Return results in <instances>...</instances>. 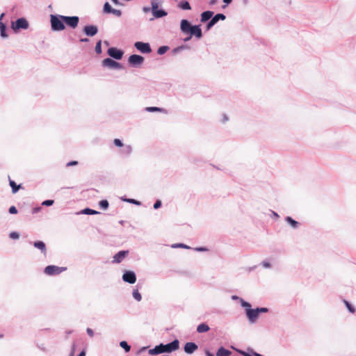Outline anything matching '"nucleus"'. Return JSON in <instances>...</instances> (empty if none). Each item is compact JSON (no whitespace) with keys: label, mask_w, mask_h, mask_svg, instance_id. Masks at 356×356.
<instances>
[{"label":"nucleus","mask_w":356,"mask_h":356,"mask_svg":"<svg viewBox=\"0 0 356 356\" xmlns=\"http://www.w3.org/2000/svg\"><path fill=\"white\" fill-rule=\"evenodd\" d=\"M180 31L182 33H190L191 35L194 36L198 40L201 39L203 36L201 24H192L186 19H182L180 21Z\"/></svg>","instance_id":"obj_1"},{"label":"nucleus","mask_w":356,"mask_h":356,"mask_svg":"<svg viewBox=\"0 0 356 356\" xmlns=\"http://www.w3.org/2000/svg\"><path fill=\"white\" fill-rule=\"evenodd\" d=\"M65 15L54 14L50 15L51 29L53 31L58 32L65 29Z\"/></svg>","instance_id":"obj_2"},{"label":"nucleus","mask_w":356,"mask_h":356,"mask_svg":"<svg viewBox=\"0 0 356 356\" xmlns=\"http://www.w3.org/2000/svg\"><path fill=\"white\" fill-rule=\"evenodd\" d=\"M156 346L159 348V355L162 353H171L179 348V341L177 339H175L173 341L165 344L160 343Z\"/></svg>","instance_id":"obj_3"},{"label":"nucleus","mask_w":356,"mask_h":356,"mask_svg":"<svg viewBox=\"0 0 356 356\" xmlns=\"http://www.w3.org/2000/svg\"><path fill=\"white\" fill-rule=\"evenodd\" d=\"M10 28L14 33H18L21 30H26L29 28V21L24 17H19L15 21H12Z\"/></svg>","instance_id":"obj_4"},{"label":"nucleus","mask_w":356,"mask_h":356,"mask_svg":"<svg viewBox=\"0 0 356 356\" xmlns=\"http://www.w3.org/2000/svg\"><path fill=\"white\" fill-rule=\"evenodd\" d=\"M102 66L111 70H122L124 68V65L118 62L115 59L111 58H106L102 61Z\"/></svg>","instance_id":"obj_5"},{"label":"nucleus","mask_w":356,"mask_h":356,"mask_svg":"<svg viewBox=\"0 0 356 356\" xmlns=\"http://www.w3.org/2000/svg\"><path fill=\"white\" fill-rule=\"evenodd\" d=\"M67 270V267H60L55 265H48L44 268V273L49 276H55Z\"/></svg>","instance_id":"obj_6"},{"label":"nucleus","mask_w":356,"mask_h":356,"mask_svg":"<svg viewBox=\"0 0 356 356\" xmlns=\"http://www.w3.org/2000/svg\"><path fill=\"white\" fill-rule=\"evenodd\" d=\"M145 60L143 56L139 54H131L128 58V64L132 67H138Z\"/></svg>","instance_id":"obj_7"},{"label":"nucleus","mask_w":356,"mask_h":356,"mask_svg":"<svg viewBox=\"0 0 356 356\" xmlns=\"http://www.w3.org/2000/svg\"><path fill=\"white\" fill-rule=\"evenodd\" d=\"M109 58L116 60H121L124 55V51L115 47H109L107 50Z\"/></svg>","instance_id":"obj_8"},{"label":"nucleus","mask_w":356,"mask_h":356,"mask_svg":"<svg viewBox=\"0 0 356 356\" xmlns=\"http://www.w3.org/2000/svg\"><path fill=\"white\" fill-rule=\"evenodd\" d=\"M134 46L142 54H150L152 51L149 42L137 41L134 43Z\"/></svg>","instance_id":"obj_9"},{"label":"nucleus","mask_w":356,"mask_h":356,"mask_svg":"<svg viewBox=\"0 0 356 356\" xmlns=\"http://www.w3.org/2000/svg\"><path fill=\"white\" fill-rule=\"evenodd\" d=\"M79 17L78 16H65V26H67L70 29H75L77 28L79 23Z\"/></svg>","instance_id":"obj_10"},{"label":"nucleus","mask_w":356,"mask_h":356,"mask_svg":"<svg viewBox=\"0 0 356 356\" xmlns=\"http://www.w3.org/2000/svg\"><path fill=\"white\" fill-rule=\"evenodd\" d=\"M82 31L87 37H93L97 34L99 28L95 24H87L83 26Z\"/></svg>","instance_id":"obj_11"},{"label":"nucleus","mask_w":356,"mask_h":356,"mask_svg":"<svg viewBox=\"0 0 356 356\" xmlns=\"http://www.w3.org/2000/svg\"><path fill=\"white\" fill-rule=\"evenodd\" d=\"M122 279L124 282L131 284H134L136 282V273L133 270H126L122 275Z\"/></svg>","instance_id":"obj_12"},{"label":"nucleus","mask_w":356,"mask_h":356,"mask_svg":"<svg viewBox=\"0 0 356 356\" xmlns=\"http://www.w3.org/2000/svg\"><path fill=\"white\" fill-rule=\"evenodd\" d=\"M29 244L32 245L35 248L39 250L44 256L47 255V248L46 243L42 241H29Z\"/></svg>","instance_id":"obj_13"},{"label":"nucleus","mask_w":356,"mask_h":356,"mask_svg":"<svg viewBox=\"0 0 356 356\" xmlns=\"http://www.w3.org/2000/svg\"><path fill=\"white\" fill-rule=\"evenodd\" d=\"M246 318H248L250 323H255L259 317V314L257 308L251 309L247 314H245Z\"/></svg>","instance_id":"obj_14"},{"label":"nucleus","mask_w":356,"mask_h":356,"mask_svg":"<svg viewBox=\"0 0 356 356\" xmlns=\"http://www.w3.org/2000/svg\"><path fill=\"white\" fill-rule=\"evenodd\" d=\"M129 253V251L128 250H120L118 251L117 253H115L113 256V259L112 261L113 263L114 264H120L121 263L123 259L127 257L128 256Z\"/></svg>","instance_id":"obj_15"},{"label":"nucleus","mask_w":356,"mask_h":356,"mask_svg":"<svg viewBox=\"0 0 356 356\" xmlns=\"http://www.w3.org/2000/svg\"><path fill=\"white\" fill-rule=\"evenodd\" d=\"M198 349V346L193 341L186 342L184 346V352L188 355H191Z\"/></svg>","instance_id":"obj_16"},{"label":"nucleus","mask_w":356,"mask_h":356,"mask_svg":"<svg viewBox=\"0 0 356 356\" xmlns=\"http://www.w3.org/2000/svg\"><path fill=\"white\" fill-rule=\"evenodd\" d=\"M236 351L242 356H256L258 353L251 347L247 348L246 350L241 349H235Z\"/></svg>","instance_id":"obj_17"},{"label":"nucleus","mask_w":356,"mask_h":356,"mask_svg":"<svg viewBox=\"0 0 356 356\" xmlns=\"http://www.w3.org/2000/svg\"><path fill=\"white\" fill-rule=\"evenodd\" d=\"M214 12L212 10H205L200 14V22L202 23H206L211 20L213 17Z\"/></svg>","instance_id":"obj_18"},{"label":"nucleus","mask_w":356,"mask_h":356,"mask_svg":"<svg viewBox=\"0 0 356 356\" xmlns=\"http://www.w3.org/2000/svg\"><path fill=\"white\" fill-rule=\"evenodd\" d=\"M154 18L159 19L168 15V12L162 8H159L152 13Z\"/></svg>","instance_id":"obj_19"},{"label":"nucleus","mask_w":356,"mask_h":356,"mask_svg":"<svg viewBox=\"0 0 356 356\" xmlns=\"http://www.w3.org/2000/svg\"><path fill=\"white\" fill-rule=\"evenodd\" d=\"M177 7L181 10H191L192 9L191 6L188 0L180 1Z\"/></svg>","instance_id":"obj_20"},{"label":"nucleus","mask_w":356,"mask_h":356,"mask_svg":"<svg viewBox=\"0 0 356 356\" xmlns=\"http://www.w3.org/2000/svg\"><path fill=\"white\" fill-rule=\"evenodd\" d=\"M8 179H9V185L11 187L12 193L13 194H15L16 193H17L19 191V190L20 188H22V186L21 184L17 185L15 181H13V179H10V177H8Z\"/></svg>","instance_id":"obj_21"},{"label":"nucleus","mask_w":356,"mask_h":356,"mask_svg":"<svg viewBox=\"0 0 356 356\" xmlns=\"http://www.w3.org/2000/svg\"><path fill=\"white\" fill-rule=\"evenodd\" d=\"M8 26L3 22H0V36L3 39H6L8 37Z\"/></svg>","instance_id":"obj_22"},{"label":"nucleus","mask_w":356,"mask_h":356,"mask_svg":"<svg viewBox=\"0 0 356 356\" xmlns=\"http://www.w3.org/2000/svg\"><path fill=\"white\" fill-rule=\"evenodd\" d=\"M145 111L149 113L160 112L165 114L168 113V111L165 108L157 107V106H147L145 108Z\"/></svg>","instance_id":"obj_23"},{"label":"nucleus","mask_w":356,"mask_h":356,"mask_svg":"<svg viewBox=\"0 0 356 356\" xmlns=\"http://www.w3.org/2000/svg\"><path fill=\"white\" fill-rule=\"evenodd\" d=\"M232 352L224 346H220L216 351V356H230Z\"/></svg>","instance_id":"obj_24"},{"label":"nucleus","mask_w":356,"mask_h":356,"mask_svg":"<svg viewBox=\"0 0 356 356\" xmlns=\"http://www.w3.org/2000/svg\"><path fill=\"white\" fill-rule=\"evenodd\" d=\"M284 220L293 229L298 228L300 225V222L291 216L285 217Z\"/></svg>","instance_id":"obj_25"},{"label":"nucleus","mask_w":356,"mask_h":356,"mask_svg":"<svg viewBox=\"0 0 356 356\" xmlns=\"http://www.w3.org/2000/svg\"><path fill=\"white\" fill-rule=\"evenodd\" d=\"M210 330L209 325L206 323H202L197 327V332L198 333H205Z\"/></svg>","instance_id":"obj_26"},{"label":"nucleus","mask_w":356,"mask_h":356,"mask_svg":"<svg viewBox=\"0 0 356 356\" xmlns=\"http://www.w3.org/2000/svg\"><path fill=\"white\" fill-rule=\"evenodd\" d=\"M191 49V47L188 45L181 44L180 46L173 48L171 51V54L172 55H176L184 49Z\"/></svg>","instance_id":"obj_27"},{"label":"nucleus","mask_w":356,"mask_h":356,"mask_svg":"<svg viewBox=\"0 0 356 356\" xmlns=\"http://www.w3.org/2000/svg\"><path fill=\"white\" fill-rule=\"evenodd\" d=\"M226 19V16L223 13H217L216 15H213L212 18L211 19L213 23L216 24H217L220 20L224 21Z\"/></svg>","instance_id":"obj_28"},{"label":"nucleus","mask_w":356,"mask_h":356,"mask_svg":"<svg viewBox=\"0 0 356 356\" xmlns=\"http://www.w3.org/2000/svg\"><path fill=\"white\" fill-rule=\"evenodd\" d=\"M121 200L123 202H128V203H130V204H133L136 205V206L142 205V202L140 201L137 200L136 199H133V198H127L126 196L122 197Z\"/></svg>","instance_id":"obj_29"},{"label":"nucleus","mask_w":356,"mask_h":356,"mask_svg":"<svg viewBox=\"0 0 356 356\" xmlns=\"http://www.w3.org/2000/svg\"><path fill=\"white\" fill-rule=\"evenodd\" d=\"M80 213L85 214V215H96V214H99L100 212H99L96 210H94L92 209H90L89 207H86V208L82 209L80 211Z\"/></svg>","instance_id":"obj_30"},{"label":"nucleus","mask_w":356,"mask_h":356,"mask_svg":"<svg viewBox=\"0 0 356 356\" xmlns=\"http://www.w3.org/2000/svg\"><path fill=\"white\" fill-rule=\"evenodd\" d=\"M133 298L138 302L141 301L142 296L138 291V284L136 285V289H134L132 291Z\"/></svg>","instance_id":"obj_31"},{"label":"nucleus","mask_w":356,"mask_h":356,"mask_svg":"<svg viewBox=\"0 0 356 356\" xmlns=\"http://www.w3.org/2000/svg\"><path fill=\"white\" fill-rule=\"evenodd\" d=\"M113 9L114 8L111 6V4L108 1H106L104 3V4L103 6L102 11L104 14L108 15L113 12Z\"/></svg>","instance_id":"obj_32"},{"label":"nucleus","mask_w":356,"mask_h":356,"mask_svg":"<svg viewBox=\"0 0 356 356\" xmlns=\"http://www.w3.org/2000/svg\"><path fill=\"white\" fill-rule=\"evenodd\" d=\"M240 305L245 309V314L252 309L251 304L249 302L245 301L244 299L241 300Z\"/></svg>","instance_id":"obj_33"},{"label":"nucleus","mask_w":356,"mask_h":356,"mask_svg":"<svg viewBox=\"0 0 356 356\" xmlns=\"http://www.w3.org/2000/svg\"><path fill=\"white\" fill-rule=\"evenodd\" d=\"M162 1L161 0H152L151 1V12L152 13L154 10L159 8Z\"/></svg>","instance_id":"obj_34"},{"label":"nucleus","mask_w":356,"mask_h":356,"mask_svg":"<svg viewBox=\"0 0 356 356\" xmlns=\"http://www.w3.org/2000/svg\"><path fill=\"white\" fill-rule=\"evenodd\" d=\"M120 346L124 349L126 353L131 350V346L126 341H121L120 342Z\"/></svg>","instance_id":"obj_35"},{"label":"nucleus","mask_w":356,"mask_h":356,"mask_svg":"<svg viewBox=\"0 0 356 356\" xmlns=\"http://www.w3.org/2000/svg\"><path fill=\"white\" fill-rule=\"evenodd\" d=\"M169 49H170V47L167 45L160 46L157 49V54L160 56H162V55L165 54Z\"/></svg>","instance_id":"obj_36"},{"label":"nucleus","mask_w":356,"mask_h":356,"mask_svg":"<svg viewBox=\"0 0 356 356\" xmlns=\"http://www.w3.org/2000/svg\"><path fill=\"white\" fill-rule=\"evenodd\" d=\"M343 302L350 313L354 314L355 312L356 309L355 307L349 301L343 300Z\"/></svg>","instance_id":"obj_37"},{"label":"nucleus","mask_w":356,"mask_h":356,"mask_svg":"<svg viewBox=\"0 0 356 356\" xmlns=\"http://www.w3.org/2000/svg\"><path fill=\"white\" fill-rule=\"evenodd\" d=\"M99 207L103 209L106 210L109 207V202L107 200H102L98 203Z\"/></svg>","instance_id":"obj_38"},{"label":"nucleus","mask_w":356,"mask_h":356,"mask_svg":"<svg viewBox=\"0 0 356 356\" xmlns=\"http://www.w3.org/2000/svg\"><path fill=\"white\" fill-rule=\"evenodd\" d=\"M122 149L121 150L122 153L125 154L126 156H129L132 152V147L130 145H125L122 147Z\"/></svg>","instance_id":"obj_39"},{"label":"nucleus","mask_w":356,"mask_h":356,"mask_svg":"<svg viewBox=\"0 0 356 356\" xmlns=\"http://www.w3.org/2000/svg\"><path fill=\"white\" fill-rule=\"evenodd\" d=\"M102 41L101 40H99L96 42V44H95V53L98 55H99L102 53Z\"/></svg>","instance_id":"obj_40"},{"label":"nucleus","mask_w":356,"mask_h":356,"mask_svg":"<svg viewBox=\"0 0 356 356\" xmlns=\"http://www.w3.org/2000/svg\"><path fill=\"white\" fill-rule=\"evenodd\" d=\"M171 247L172 248H184V249H192L191 247L184 244V243H174L171 245Z\"/></svg>","instance_id":"obj_41"},{"label":"nucleus","mask_w":356,"mask_h":356,"mask_svg":"<svg viewBox=\"0 0 356 356\" xmlns=\"http://www.w3.org/2000/svg\"><path fill=\"white\" fill-rule=\"evenodd\" d=\"M148 354L151 355H158L159 354V348L155 346L153 348H150L148 350Z\"/></svg>","instance_id":"obj_42"},{"label":"nucleus","mask_w":356,"mask_h":356,"mask_svg":"<svg viewBox=\"0 0 356 356\" xmlns=\"http://www.w3.org/2000/svg\"><path fill=\"white\" fill-rule=\"evenodd\" d=\"M9 238L13 240L19 239V234L17 232H11L9 234Z\"/></svg>","instance_id":"obj_43"},{"label":"nucleus","mask_w":356,"mask_h":356,"mask_svg":"<svg viewBox=\"0 0 356 356\" xmlns=\"http://www.w3.org/2000/svg\"><path fill=\"white\" fill-rule=\"evenodd\" d=\"M113 144L118 147H124V144L122 140L119 138H115L113 140Z\"/></svg>","instance_id":"obj_44"},{"label":"nucleus","mask_w":356,"mask_h":356,"mask_svg":"<svg viewBox=\"0 0 356 356\" xmlns=\"http://www.w3.org/2000/svg\"><path fill=\"white\" fill-rule=\"evenodd\" d=\"M161 207H162V202L161 200H156L153 204V208L155 210L160 209Z\"/></svg>","instance_id":"obj_45"},{"label":"nucleus","mask_w":356,"mask_h":356,"mask_svg":"<svg viewBox=\"0 0 356 356\" xmlns=\"http://www.w3.org/2000/svg\"><path fill=\"white\" fill-rule=\"evenodd\" d=\"M54 200H45L42 202V205L45 206V207H50V206H52L54 204Z\"/></svg>","instance_id":"obj_46"},{"label":"nucleus","mask_w":356,"mask_h":356,"mask_svg":"<svg viewBox=\"0 0 356 356\" xmlns=\"http://www.w3.org/2000/svg\"><path fill=\"white\" fill-rule=\"evenodd\" d=\"M214 25H215V24L213 23V22L211 19L207 22L206 26H205L206 31H209Z\"/></svg>","instance_id":"obj_47"},{"label":"nucleus","mask_w":356,"mask_h":356,"mask_svg":"<svg viewBox=\"0 0 356 356\" xmlns=\"http://www.w3.org/2000/svg\"><path fill=\"white\" fill-rule=\"evenodd\" d=\"M259 312V315L262 313H268L269 312V309L264 307H257Z\"/></svg>","instance_id":"obj_48"},{"label":"nucleus","mask_w":356,"mask_h":356,"mask_svg":"<svg viewBox=\"0 0 356 356\" xmlns=\"http://www.w3.org/2000/svg\"><path fill=\"white\" fill-rule=\"evenodd\" d=\"M193 250L196 252H207V251H209V249L205 246L196 247V248H193Z\"/></svg>","instance_id":"obj_49"},{"label":"nucleus","mask_w":356,"mask_h":356,"mask_svg":"<svg viewBox=\"0 0 356 356\" xmlns=\"http://www.w3.org/2000/svg\"><path fill=\"white\" fill-rule=\"evenodd\" d=\"M8 212L10 214H17V212H18V210H17V209L16 208L15 206H11L8 209Z\"/></svg>","instance_id":"obj_50"},{"label":"nucleus","mask_w":356,"mask_h":356,"mask_svg":"<svg viewBox=\"0 0 356 356\" xmlns=\"http://www.w3.org/2000/svg\"><path fill=\"white\" fill-rule=\"evenodd\" d=\"M261 265L266 268H269L271 267V264L268 260L262 261Z\"/></svg>","instance_id":"obj_51"},{"label":"nucleus","mask_w":356,"mask_h":356,"mask_svg":"<svg viewBox=\"0 0 356 356\" xmlns=\"http://www.w3.org/2000/svg\"><path fill=\"white\" fill-rule=\"evenodd\" d=\"M111 14H113V15H115L117 17H121L122 13L121 10H118V9L114 8L113 12L111 13Z\"/></svg>","instance_id":"obj_52"},{"label":"nucleus","mask_w":356,"mask_h":356,"mask_svg":"<svg viewBox=\"0 0 356 356\" xmlns=\"http://www.w3.org/2000/svg\"><path fill=\"white\" fill-rule=\"evenodd\" d=\"M78 165V161H69L66 164V166L67 167H70V166H74V165Z\"/></svg>","instance_id":"obj_53"},{"label":"nucleus","mask_w":356,"mask_h":356,"mask_svg":"<svg viewBox=\"0 0 356 356\" xmlns=\"http://www.w3.org/2000/svg\"><path fill=\"white\" fill-rule=\"evenodd\" d=\"M86 333L90 337H92L94 336V331H93V330L92 328L88 327L86 329Z\"/></svg>","instance_id":"obj_54"},{"label":"nucleus","mask_w":356,"mask_h":356,"mask_svg":"<svg viewBox=\"0 0 356 356\" xmlns=\"http://www.w3.org/2000/svg\"><path fill=\"white\" fill-rule=\"evenodd\" d=\"M233 0H222L223 3H225L222 8L223 9H225L227 6H228L232 2Z\"/></svg>","instance_id":"obj_55"},{"label":"nucleus","mask_w":356,"mask_h":356,"mask_svg":"<svg viewBox=\"0 0 356 356\" xmlns=\"http://www.w3.org/2000/svg\"><path fill=\"white\" fill-rule=\"evenodd\" d=\"M40 210H41V207H33V208L32 209V211H31V213H32L33 214H35V213H37L40 212Z\"/></svg>","instance_id":"obj_56"},{"label":"nucleus","mask_w":356,"mask_h":356,"mask_svg":"<svg viewBox=\"0 0 356 356\" xmlns=\"http://www.w3.org/2000/svg\"><path fill=\"white\" fill-rule=\"evenodd\" d=\"M232 300H237V301L239 302V303H241V300H243V298L239 297V296H236V295H233V296H232Z\"/></svg>","instance_id":"obj_57"},{"label":"nucleus","mask_w":356,"mask_h":356,"mask_svg":"<svg viewBox=\"0 0 356 356\" xmlns=\"http://www.w3.org/2000/svg\"><path fill=\"white\" fill-rule=\"evenodd\" d=\"M76 343L74 342L72 345V347H71V350H70V353H73L74 355L75 354V352H76Z\"/></svg>","instance_id":"obj_58"},{"label":"nucleus","mask_w":356,"mask_h":356,"mask_svg":"<svg viewBox=\"0 0 356 356\" xmlns=\"http://www.w3.org/2000/svg\"><path fill=\"white\" fill-rule=\"evenodd\" d=\"M271 212H272V218H273L275 220H277L280 218V216L277 212H275L274 211H271Z\"/></svg>","instance_id":"obj_59"},{"label":"nucleus","mask_w":356,"mask_h":356,"mask_svg":"<svg viewBox=\"0 0 356 356\" xmlns=\"http://www.w3.org/2000/svg\"><path fill=\"white\" fill-rule=\"evenodd\" d=\"M147 349V346H143L141 347L138 351H137V355H139L142 353H143L144 351H145Z\"/></svg>","instance_id":"obj_60"},{"label":"nucleus","mask_w":356,"mask_h":356,"mask_svg":"<svg viewBox=\"0 0 356 356\" xmlns=\"http://www.w3.org/2000/svg\"><path fill=\"white\" fill-rule=\"evenodd\" d=\"M185 34L187 35V36L184 38V42H188L189 40H191L193 36L191 35L190 33H185Z\"/></svg>","instance_id":"obj_61"},{"label":"nucleus","mask_w":356,"mask_h":356,"mask_svg":"<svg viewBox=\"0 0 356 356\" xmlns=\"http://www.w3.org/2000/svg\"><path fill=\"white\" fill-rule=\"evenodd\" d=\"M204 353L206 356H215V355L213 353L210 352L208 349H205Z\"/></svg>","instance_id":"obj_62"},{"label":"nucleus","mask_w":356,"mask_h":356,"mask_svg":"<svg viewBox=\"0 0 356 356\" xmlns=\"http://www.w3.org/2000/svg\"><path fill=\"white\" fill-rule=\"evenodd\" d=\"M90 41L89 38H81L79 39V42H84V43H86V42H88Z\"/></svg>","instance_id":"obj_63"},{"label":"nucleus","mask_w":356,"mask_h":356,"mask_svg":"<svg viewBox=\"0 0 356 356\" xmlns=\"http://www.w3.org/2000/svg\"><path fill=\"white\" fill-rule=\"evenodd\" d=\"M77 356H86V351L84 350H81Z\"/></svg>","instance_id":"obj_64"}]
</instances>
